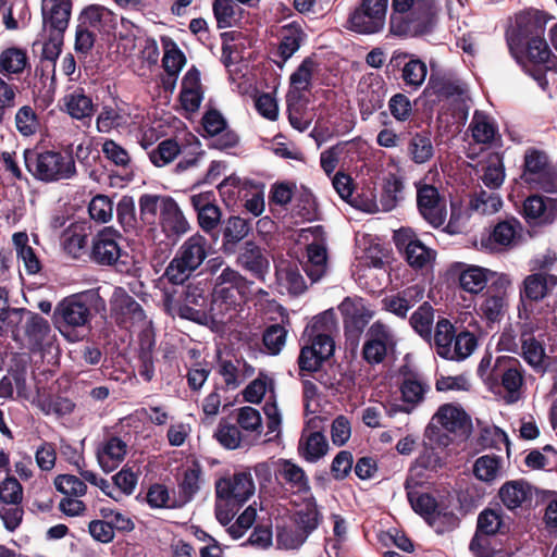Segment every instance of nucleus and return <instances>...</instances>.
I'll return each mask as SVG.
<instances>
[{"instance_id": "obj_8", "label": "nucleus", "mask_w": 557, "mask_h": 557, "mask_svg": "<svg viewBox=\"0 0 557 557\" xmlns=\"http://www.w3.org/2000/svg\"><path fill=\"white\" fill-rule=\"evenodd\" d=\"M396 345L393 329L382 321H375L366 333L362 357L371 366L382 363L388 354L394 352Z\"/></svg>"}, {"instance_id": "obj_31", "label": "nucleus", "mask_w": 557, "mask_h": 557, "mask_svg": "<svg viewBox=\"0 0 557 557\" xmlns=\"http://www.w3.org/2000/svg\"><path fill=\"white\" fill-rule=\"evenodd\" d=\"M238 264L249 271L256 278L263 281L269 271V261L261 248L251 242L245 244L244 250L238 255Z\"/></svg>"}, {"instance_id": "obj_19", "label": "nucleus", "mask_w": 557, "mask_h": 557, "mask_svg": "<svg viewBox=\"0 0 557 557\" xmlns=\"http://www.w3.org/2000/svg\"><path fill=\"white\" fill-rule=\"evenodd\" d=\"M417 187V203L423 219L432 226L443 225L446 219L445 202L438 190L432 185L414 183Z\"/></svg>"}, {"instance_id": "obj_56", "label": "nucleus", "mask_w": 557, "mask_h": 557, "mask_svg": "<svg viewBox=\"0 0 557 557\" xmlns=\"http://www.w3.org/2000/svg\"><path fill=\"white\" fill-rule=\"evenodd\" d=\"M250 232V224L240 216H231L223 232V247L235 245L243 240Z\"/></svg>"}, {"instance_id": "obj_1", "label": "nucleus", "mask_w": 557, "mask_h": 557, "mask_svg": "<svg viewBox=\"0 0 557 557\" xmlns=\"http://www.w3.org/2000/svg\"><path fill=\"white\" fill-rule=\"evenodd\" d=\"M99 300V294L89 289L72 294L57 304L53 321L69 342H78L89 332Z\"/></svg>"}, {"instance_id": "obj_59", "label": "nucleus", "mask_w": 557, "mask_h": 557, "mask_svg": "<svg viewBox=\"0 0 557 557\" xmlns=\"http://www.w3.org/2000/svg\"><path fill=\"white\" fill-rule=\"evenodd\" d=\"M55 490L64 496L81 497L87 492L85 482L73 474H59L54 479Z\"/></svg>"}, {"instance_id": "obj_43", "label": "nucleus", "mask_w": 557, "mask_h": 557, "mask_svg": "<svg viewBox=\"0 0 557 557\" xmlns=\"http://www.w3.org/2000/svg\"><path fill=\"white\" fill-rule=\"evenodd\" d=\"M405 185L401 176L384 177L379 203L382 210L391 211L404 198Z\"/></svg>"}, {"instance_id": "obj_42", "label": "nucleus", "mask_w": 557, "mask_h": 557, "mask_svg": "<svg viewBox=\"0 0 557 557\" xmlns=\"http://www.w3.org/2000/svg\"><path fill=\"white\" fill-rule=\"evenodd\" d=\"M503 458L496 455H484L473 463L474 476L484 483H492L502 475Z\"/></svg>"}, {"instance_id": "obj_24", "label": "nucleus", "mask_w": 557, "mask_h": 557, "mask_svg": "<svg viewBox=\"0 0 557 557\" xmlns=\"http://www.w3.org/2000/svg\"><path fill=\"white\" fill-rule=\"evenodd\" d=\"M88 235L89 226L86 222L71 223L61 236V247L64 253L76 260L88 255Z\"/></svg>"}, {"instance_id": "obj_27", "label": "nucleus", "mask_w": 557, "mask_h": 557, "mask_svg": "<svg viewBox=\"0 0 557 557\" xmlns=\"http://www.w3.org/2000/svg\"><path fill=\"white\" fill-rule=\"evenodd\" d=\"M431 423H434L450 433H466L469 429L470 420L461 407L453 404H445L437 409L435 414L432 417Z\"/></svg>"}, {"instance_id": "obj_23", "label": "nucleus", "mask_w": 557, "mask_h": 557, "mask_svg": "<svg viewBox=\"0 0 557 557\" xmlns=\"http://www.w3.org/2000/svg\"><path fill=\"white\" fill-rule=\"evenodd\" d=\"M523 216L529 224H550L557 218V198L529 196L523 202Z\"/></svg>"}, {"instance_id": "obj_50", "label": "nucleus", "mask_w": 557, "mask_h": 557, "mask_svg": "<svg viewBox=\"0 0 557 557\" xmlns=\"http://www.w3.org/2000/svg\"><path fill=\"white\" fill-rule=\"evenodd\" d=\"M434 309L428 302L421 305L410 317V325L424 339L432 336Z\"/></svg>"}, {"instance_id": "obj_3", "label": "nucleus", "mask_w": 557, "mask_h": 557, "mask_svg": "<svg viewBox=\"0 0 557 557\" xmlns=\"http://www.w3.org/2000/svg\"><path fill=\"white\" fill-rule=\"evenodd\" d=\"M210 243L199 232L187 237L175 251L163 276L173 285H183L205 263L210 253Z\"/></svg>"}, {"instance_id": "obj_16", "label": "nucleus", "mask_w": 557, "mask_h": 557, "mask_svg": "<svg viewBox=\"0 0 557 557\" xmlns=\"http://www.w3.org/2000/svg\"><path fill=\"white\" fill-rule=\"evenodd\" d=\"M388 65L401 72L404 84L412 90L419 89L426 78V64L416 54L404 50H394Z\"/></svg>"}, {"instance_id": "obj_15", "label": "nucleus", "mask_w": 557, "mask_h": 557, "mask_svg": "<svg viewBox=\"0 0 557 557\" xmlns=\"http://www.w3.org/2000/svg\"><path fill=\"white\" fill-rule=\"evenodd\" d=\"M159 220L162 233L173 244L191 230L183 210L171 197H163L161 200Z\"/></svg>"}, {"instance_id": "obj_45", "label": "nucleus", "mask_w": 557, "mask_h": 557, "mask_svg": "<svg viewBox=\"0 0 557 557\" xmlns=\"http://www.w3.org/2000/svg\"><path fill=\"white\" fill-rule=\"evenodd\" d=\"M456 330L447 319H440L435 325L434 348L437 355L444 359L451 354L450 347L454 343Z\"/></svg>"}, {"instance_id": "obj_21", "label": "nucleus", "mask_w": 557, "mask_h": 557, "mask_svg": "<svg viewBox=\"0 0 557 557\" xmlns=\"http://www.w3.org/2000/svg\"><path fill=\"white\" fill-rule=\"evenodd\" d=\"M189 200L197 213L199 227L207 234L213 232L220 225L222 218L214 194L212 191L194 194Z\"/></svg>"}, {"instance_id": "obj_26", "label": "nucleus", "mask_w": 557, "mask_h": 557, "mask_svg": "<svg viewBox=\"0 0 557 557\" xmlns=\"http://www.w3.org/2000/svg\"><path fill=\"white\" fill-rule=\"evenodd\" d=\"M127 444L117 436H110L102 441L97 448V460L104 472H112L125 459Z\"/></svg>"}, {"instance_id": "obj_22", "label": "nucleus", "mask_w": 557, "mask_h": 557, "mask_svg": "<svg viewBox=\"0 0 557 557\" xmlns=\"http://www.w3.org/2000/svg\"><path fill=\"white\" fill-rule=\"evenodd\" d=\"M239 294L233 288L213 287L209 314L212 321L219 323L231 322L240 306Z\"/></svg>"}, {"instance_id": "obj_4", "label": "nucleus", "mask_w": 557, "mask_h": 557, "mask_svg": "<svg viewBox=\"0 0 557 557\" xmlns=\"http://www.w3.org/2000/svg\"><path fill=\"white\" fill-rule=\"evenodd\" d=\"M550 17L540 11L530 12L520 17L519 25L524 36L532 35L528 41V55L530 60L536 64H543L546 70L556 69V61L545 40V26Z\"/></svg>"}, {"instance_id": "obj_34", "label": "nucleus", "mask_w": 557, "mask_h": 557, "mask_svg": "<svg viewBox=\"0 0 557 557\" xmlns=\"http://www.w3.org/2000/svg\"><path fill=\"white\" fill-rule=\"evenodd\" d=\"M81 24L98 30L111 32L116 26V15L102 5L92 4L83 10L79 15Z\"/></svg>"}, {"instance_id": "obj_40", "label": "nucleus", "mask_w": 557, "mask_h": 557, "mask_svg": "<svg viewBox=\"0 0 557 557\" xmlns=\"http://www.w3.org/2000/svg\"><path fill=\"white\" fill-rule=\"evenodd\" d=\"M548 283H550L553 286L557 285V276L542 273L528 275L523 281L521 299H529L532 301L543 299L547 294Z\"/></svg>"}, {"instance_id": "obj_29", "label": "nucleus", "mask_w": 557, "mask_h": 557, "mask_svg": "<svg viewBox=\"0 0 557 557\" xmlns=\"http://www.w3.org/2000/svg\"><path fill=\"white\" fill-rule=\"evenodd\" d=\"M498 495L507 509L515 510L532 500L533 488L522 480L508 481L499 488Z\"/></svg>"}, {"instance_id": "obj_53", "label": "nucleus", "mask_w": 557, "mask_h": 557, "mask_svg": "<svg viewBox=\"0 0 557 557\" xmlns=\"http://www.w3.org/2000/svg\"><path fill=\"white\" fill-rule=\"evenodd\" d=\"M506 529L507 525L502 518L500 511L485 509L478 517V533L491 536L498 532H505Z\"/></svg>"}, {"instance_id": "obj_52", "label": "nucleus", "mask_w": 557, "mask_h": 557, "mask_svg": "<svg viewBox=\"0 0 557 557\" xmlns=\"http://www.w3.org/2000/svg\"><path fill=\"white\" fill-rule=\"evenodd\" d=\"M525 465L533 470L553 471L557 463V451L550 445H546L542 450H531L525 459Z\"/></svg>"}, {"instance_id": "obj_49", "label": "nucleus", "mask_w": 557, "mask_h": 557, "mask_svg": "<svg viewBox=\"0 0 557 557\" xmlns=\"http://www.w3.org/2000/svg\"><path fill=\"white\" fill-rule=\"evenodd\" d=\"M478 346L476 337L469 331L456 333L454 343L450 347L451 354L447 360L461 361L473 354Z\"/></svg>"}, {"instance_id": "obj_39", "label": "nucleus", "mask_w": 557, "mask_h": 557, "mask_svg": "<svg viewBox=\"0 0 557 557\" xmlns=\"http://www.w3.org/2000/svg\"><path fill=\"white\" fill-rule=\"evenodd\" d=\"M213 437L222 447L230 450L242 448L245 445H250V443L247 442L246 436L242 434L240 429L226 419H221L219 421L213 433Z\"/></svg>"}, {"instance_id": "obj_37", "label": "nucleus", "mask_w": 557, "mask_h": 557, "mask_svg": "<svg viewBox=\"0 0 557 557\" xmlns=\"http://www.w3.org/2000/svg\"><path fill=\"white\" fill-rule=\"evenodd\" d=\"M327 450V440L321 432H311L299 440V455L309 462H317L326 455Z\"/></svg>"}, {"instance_id": "obj_63", "label": "nucleus", "mask_w": 557, "mask_h": 557, "mask_svg": "<svg viewBox=\"0 0 557 557\" xmlns=\"http://www.w3.org/2000/svg\"><path fill=\"white\" fill-rule=\"evenodd\" d=\"M15 126L18 133L25 137H29L37 132L39 122L32 107L24 106L17 110L15 114Z\"/></svg>"}, {"instance_id": "obj_48", "label": "nucleus", "mask_w": 557, "mask_h": 557, "mask_svg": "<svg viewBox=\"0 0 557 557\" xmlns=\"http://www.w3.org/2000/svg\"><path fill=\"white\" fill-rule=\"evenodd\" d=\"M408 154L414 163H425L434 154L430 136L416 133L408 143Z\"/></svg>"}, {"instance_id": "obj_58", "label": "nucleus", "mask_w": 557, "mask_h": 557, "mask_svg": "<svg viewBox=\"0 0 557 557\" xmlns=\"http://www.w3.org/2000/svg\"><path fill=\"white\" fill-rule=\"evenodd\" d=\"M237 424L246 432L253 433L256 436H260L263 430L262 418L256 408L245 406L237 411Z\"/></svg>"}, {"instance_id": "obj_9", "label": "nucleus", "mask_w": 557, "mask_h": 557, "mask_svg": "<svg viewBox=\"0 0 557 557\" xmlns=\"http://www.w3.org/2000/svg\"><path fill=\"white\" fill-rule=\"evenodd\" d=\"M23 486L18 480L8 475L0 482V519L8 531H15L23 520Z\"/></svg>"}, {"instance_id": "obj_62", "label": "nucleus", "mask_w": 557, "mask_h": 557, "mask_svg": "<svg viewBox=\"0 0 557 557\" xmlns=\"http://www.w3.org/2000/svg\"><path fill=\"white\" fill-rule=\"evenodd\" d=\"M307 537L306 532H302L298 527L277 528L276 543L281 548L297 549L305 543Z\"/></svg>"}, {"instance_id": "obj_30", "label": "nucleus", "mask_w": 557, "mask_h": 557, "mask_svg": "<svg viewBox=\"0 0 557 557\" xmlns=\"http://www.w3.org/2000/svg\"><path fill=\"white\" fill-rule=\"evenodd\" d=\"M498 273L492 272L479 265H463L458 275L460 287L470 294L481 293L493 277L497 278Z\"/></svg>"}, {"instance_id": "obj_57", "label": "nucleus", "mask_w": 557, "mask_h": 557, "mask_svg": "<svg viewBox=\"0 0 557 557\" xmlns=\"http://www.w3.org/2000/svg\"><path fill=\"white\" fill-rule=\"evenodd\" d=\"M163 67L169 75H177L185 64V55L171 39L163 40Z\"/></svg>"}, {"instance_id": "obj_60", "label": "nucleus", "mask_w": 557, "mask_h": 557, "mask_svg": "<svg viewBox=\"0 0 557 557\" xmlns=\"http://www.w3.org/2000/svg\"><path fill=\"white\" fill-rule=\"evenodd\" d=\"M272 379L260 372L259 376L245 387L243 391V397L247 403L259 404L263 399L267 391L272 388Z\"/></svg>"}, {"instance_id": "obj_25", "label": "nucleus", "mask_w": 557, "mask_h": 557, "mask_svg": "<svg viewBox=\"0 0 557 557\" xmlns=\"http://www.w3.org/2000/svg\"><path fill=\"white\" fill-rule=\"evenodd\" d=\"M71 0H42L41 12L46 27L54 33H64L71 17Z\"/></svg>"}, {"instance_id": "obj_18", "label": "nucleus", "mask_w": 557, "mask_h": 557, "mask_svg": "<svg viewBox=\"0 0 557 557\" xmlns=\"http://www.w3.org/2000/svg\"><path fill=\"white\" fill-rule=\"evenodd\" d=\"M510 284L511 280L504 273L492 281L491 287L480 305V312L488 322L499 321L505 314L507 307L506 289Z\"/></svg>"}, {"instance_id": "obj_20", "label": "nucleus", "mask_w": 557, "mask_h": 557, "mask_svg": "<svg viewBox=\"0 0 557 557\" xmlns=\"http://www.w3.org/2000/svg\"><path fill=\"white\" fill-rule=\"evenodd\" d=\"M430 384L420 374H405L400 384L401 405L395 407V412L411 413L419 405H421L425 395L430 392Z\"/></svg>"}, {"instance_id": "obj_32", "label": "nucleus", "mask_w": 557, "mask_h": 557, "mask_svg": "<svg viewBox=\"0 0 557 557\" xmlns=\"http://www.w3.org/2000/svg\"><path fill=\"white\" fill-rule=\"evenodd\" d=\"M304 270L312 282L319 281L327 271V249L323 239L307 246Z\"/></svg>"}, {"instance_id": "obj_46", "label": "nucleus", "mask_w": 557, "mask_h": 557, "mask_svg": "<svg viewBox=\"0 0 557 557\" xmlns=\"http://www.w3.org/2000/svg\"><path fill=\"white\" fill-rule=\"evenodd\" d=\"M520 339L523 359L535 369L542 368L545 358V350L542 343L527 330L521 333Z\"/></svg>"}, {"instance_id": "obj_41", "label": "nucleus", "mask_w": 557, "mask_h": 557, "mask_svg": "<svg viewBox=\"0 0 557 557\" xmlns=\"http://www.w3.org/2000/svg\"><path fill=\"white\" fill-rule=\"evenodd\" d=\"M65 111L76 120L90 121L94 104L91 99L83 91L75 90L63 98Z\"/></svg>"}, {"instance_id": "obj_10", "label": "nucleus", "mask_w": 557, "mask_h": 557, "mask_svg": "<svg viewBox=\"0 0 557 557\" xmlns=\"http://www.w3.org/2000/svg\"><path fill=\"white\" fill-rule=\"evenodd\" d=\"M394 242L405 256L408 264L416 270H428L435 261L436 252L426 247L410 228H400L394 234Z\"/></svg>"}, {"instance_id": "obj_6", "label": "nucleus", "mask_w": 557, "mask_h": 557, "mask_svg": "<svg viewBox=\"0 0 557 557\" xmlns=\"http://www.w3.org/2000/svg\"><path fill=\"white\" fill-rule=\"evenodd\" d=\"M332 185L339 197L355 208L364 211L379 210L380 203L375 183H357L352 176H332Z\"/></svg>"}, {"instance_id": "obj_5", "label": "nucleus", "mask_w": 557, "mask_h": 557, "mask_svg": "<svg viewBox=\"0 0 557 557\" xmlns=\"http://www.w3.org/2000/svg\"><path fill=\"white\" fill-rule=\"evenodd\" d=\"M486 384L494 393H500L503 388V398L507 404L517 403L522 396V368L516 359L497 358Z\"/></svg>"}, {"instance_id": "obj_33", "label": "nucleus", "mask_w": 557, "mask_h": 557, "mask_svg": "<svg viewBox=\"0 0 557 557\" xmlns=\"http://www.w3.org/2000/svg\"><path fill=\"white\" fill-rule=\"evenodd\" d=\"M185 305L181 307L183 318L203 323L207 321V312L202 309L206 304L205 289L199 285L189 284L185 290Z\"/></svg>"}, {"instance_id": "obj_51", "label": "nucleus", "mask_w": 557, "mask_h": 557, "mask_svg": "<svg viewBox=\"0 0 557 557\" xmlns=\"http://www.w3.org/2000/svg\"><path fill=\"white\" fill-rule=\"evenodd\" d=\"M127 123V114L112 107H103L96 121L100 133H110L112 129L125 127Z\"/></svg>"}, {"instance_id": "obj_17", "label": "nucleus", "mask_w": 557, "mask_h": 557, "mask_svg": "<svg viewBox=\"0 0 557 557\" xmlns=\"http://www.w3.org/2000/svg\"><path fill=\"white\" fill-rule=\"evenodd\" d=\"M255 491L252 475L248 471L222 478L215 484L216 498L231 500L238 506L246 503L255 494Z\"/></svg>"}, {"instance_id": "obj_36", "label": "nucleus", "mask_w": 557, "mask_h": 557, "mask_svg": "<svg viewBox=\"0 0 557 557\" xmlns=\"http://www.w3.org/2000/svg\"><path fill=\"white\" fill-rule=\"evenodd\" d=\"M24 332L33 349L41 348L49 338L51 327L49 322L34 312H26Z\"/></svg>"}, {"instance_id": "obj_35", "label": "nucleus", "mask_w": 557, "mask_h": 557, "mask_svg": "<svg viewBox=\"0 0 557 557\" xmlns=\"http://www.w3.org/2000/svg\"><path fill=\"white\" fill-rule=\"evenodd\" d=\"M28 58L21 48H7L0 52V75L4 79H12L22 74L27 66Z\"/></svg>"}, {"instance_id": "obj_64", "label": "nucleus", "mask_w": 557, "mask_h": 557, "mask_svg": "<svg viewBox=\"0 0 557 557\" xmlns=\"http://www.w3.org/2000/svg\"><path fill=\"white\" fill-rule=\"evenodd\" d=\"M180 153V146L173 139L161 141L157 149L149 153L150 161L157 166H163L172 162Z\"/></svg>"}, {"instance_id": "obj_7", "label": "nucleus", "mask_w": 557, "mask_h": 557, "mask_svg": "<svg viewBox=\"0 0 557 557\" xmlns=\"http://www.w3.org/2000/svg\"><path fill=\"white\" fill-rule=\"evenodd\" d=\"M389 0H361L348 18L349 28L362 35L381 33L386 24Z\"/></svg>"}, {"instance_id": "obj_11", "label": "nucleus", "mask_w": 557, "mask_h": 557, "mask_svg": "<svg viewBox=\"0 0 557 557\" xmlns=\"http://www.w3.org/2000/svg\"><path fill=\"white\" fill-rule=\"evenodd\" d=\"M111 318L124 329H134L151 324L141 306L123 288H115L111 301Z\"/></svg>"}, {"instance_id": "obj_13", "label": "nucleus", "mask_w": 557, "mask_h": 557, "mask_svg": "<svg viewBox=\"0 0 557 557\" xmlns=\"http://www.w3.org/2000/svg\"><path fill=\"white\" fill-rule=\"evenodd\" d=\"M343 315L345 335L348 339L357 342L367 324L373 318V311L362 298H345L338 306Z\"/></svg>"}, {"instance_id": "obj_44", "label": "nucleus", "mask_w": 557, "mask_h": 557, "mask_svg": "<svg viewBox=\"0 0 557 557\" xmlns=\"http://www.w3.org/2000/svg\"><path fill=\"white\" fill-rule=\"evenodd\" d=\"M469 129L475 143L490 144V146L493 144L497 133L492 119L481 111L474 112Z\"/></svg>"}, {"instance_id": "obj_2", "label": "nucleus", "mask_w": 557, "mask_h": 557, "mask_svg": "<svg viewBox=\"0 0 557 557\" xmlns=\"http://www.w3.org/2000/svg\"><path fill=\"white\" fill-rule=\"evenodd\" d=\"M432 0H392L389 35L399 38L417 37L431 25Z\"/></svg>"}, {"instance_id": "obj_47", "label": "nucleus", "mask_w": 557, "mask_h": 557, "mask_svg": "<svg viewBox=\"0 0 557 557\" xmlns=\"http://www.w3.org/2000/svg\"><path fill=\"white\" fill-rule=\"evenodd\" d=\"M288 120L290 125L299 131H306L310 125V120L306 117L307 100L305 96L286 95Z\"/></svg>"}, {"instance_id": "obj_28", "label": "nucleus", "mask_w": 557, "mask_h": 557, "mask_svg": "<svg viewBox=\"0 0 557 557\" xmlns=\"http://www.w3.org/2000/svg\"><path fill=\"white\" fill-rule=\"evenodd\" d=\"M276 478L293 493L310 494V484L306 472L290 460H280Z\"/></svg>"}, {"instance_id": "obj_38", "label": "nucleus", "mask_w": 557, "mask_h": 557, "mask_svg": "<svg viewBox=\"0 0 557 557\" xmlns=\"http://www.w3.org/2000/svg\"><path fill=\"white\" fill-rule=\"evenodd\" d=\"M317 70L318 63L311 57L305 58L289 77L290 88L287 95L304 96V91L310 89L311 81Z\"/></svg>"}, {"instance_id": "obj_55", "label": "nucleus", "mask_w": 557, "mask_h": 557, "mask_svg": "<svg viewBox=\"0 0 557 557\" xmlns=\"http://www.w3.org/2000/svg\"><path fill=\"white\" fill-rule=\"evenodd\" d=\"M212 10L219 28L231 27L238 18L239 8L234 0H214Z\"/></svg>"}, {"instance_id": "obj_12", "label": "nucleus", "mask_w": 557, "mask_h": 557, "mask_svg": "<svg viewBox=\"0 0 557 557\" xmlns=\"http://www.w3.org/2000/svg\"><path fill=\"white\" fill-rule=\"evenodd\" d=\"M122 235L113 227H103L91 239L88 257L99 265H113L122 257Z\"/></svg>"}, {"instance_id": "obj_54", "label": "nucleus", "mask_w": 557, "mask_h": 557, "mask_svg": "<svg viewBox=\"0 0 557 557\" xmlns=\"http://www.w3.org/2000/svg\"><path fill=\"white\" fill-rule=\"evenodd\" d=\"M426 522L435 530L436 533L443 534L456 529L459 520L458 517L447 507L437 505L436 509H434Z\"/></svg>"}, {"instance_id": "obj_14", "label": "nucleus", "mask_w": 557, "mask_h": 557, "mask_svg": "<svg viewBox=\"0 0 557 557\" xmlns=\"http://www.w3.org/2000/svg\"><path fill=\"white\" fill-rule=\"evenodd\" d=\"M24 161L29 172L33 166L36 168L38 174H71L75 172V163L71 154H62L55 151H45L36 153L26 150L24 152Z\"/></svg>"}, {"instance_id": "obj_61", "label": "nucleus", "mask_w": 557, "mask_h": 557, "mask_svg": "<svg viewBox=\"0 0 557 557\" xmlns=\"http://www.w3.org/2000/svg\"><path fill=\"white\" fill-rule=\"evenodd\" d=\"M287 331L281 324L268 326L263 333L262 342L270 355H278L286 343Z\"/></svg>"}]
</instances>
